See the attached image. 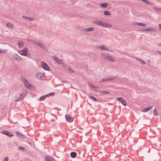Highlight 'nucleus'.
Returning a JSON list of instances; mask_svg holds the SVG:
<instances>
[{
  "mask_svg": "<svg viewBox=\"0 0 161 161\" xmlns=\"http://www.w3.org/2000/svg\"><path fill=\"white\" fill-rule=\"evenodd\" d=\"M93 22L97 25L104 27L110 28L113 26L111 24L101 20H96Z\"/></svg>",
  "mask_w": 161,
  "mask_h": 161,
  "instance_id": "nucleus-1",
  "label": "nucleus"
},
{
  "mask_svg": "<svg viewBox=\"0 0 161 161\" xmlns=\"http://www.w3.org/2000/svg\"><path fill=\"white\" fill-rule=\"evenodd\" d=\"M22 81L24 83L25 87L28 89H32L33 86L32 85L29 83L27 80L24 77H22L21 78Z\"/></svg>",
  "mask_w": 161,
  "mask_h": 161,
  "instance_id": "nucleus-2",
  "label": "nucleus"
},
{
  "mask_svg": "<svg viewBox=\"0 0 161 161\" xmlns=\"http://www.w3.org/2000/svg\"><path fill=\"white\" fill-rule=\"evenodd\" d=\"M101 56L102 58L107 59L108 61H110L112 62H115V60L111 56L108 55L107 54L102 53L101 54Z\"/></svg>",
  "mask_w": 161,
  "mask_h": 161,
  "instance_id": "nucleus-3",
  "label": "nucleus"
},
{
  "mask_svg": "<svg viewBox=\"0 0 161 161\" xmlns=\"http://www.w3.org/2000/svg\"><path fill=\"white\" fill-rule=\"evenodd\" d=\"M36 77L38 79L41 80H44L45 79V75L44 73L38 72L35 75Z\"/></svg>",
  "mask_w": 161,
  "mask_h": 161,
  "instance_id": "nucleus-4",
  "label": "nucleus"
},
{
  "mask_svg": "<svg viewBox=\"0 0 161 161\" xmlns=\"http://www.w3.org/2000/svg\"><path fill=\"white\" fill-rule=\"evenodd\" d=\"M27 47H25L24 49L22 50H20L18 51L19 53L21 55L26 56L27 54Z\"/></svg>",
  "mask_w": 161,
  "mask_h": 161,
  "instance_id": "nucleus-5",
  "label": "nucleus"
},
{
  "mask_svg": "<svg viewBox=\"0 0 161 161\" xmlns=\"http://www.w3.org/2000/svg\"><path fill=\"white\" fill-rule=\"evenodd\" d=\"M41 65L42 68L45 70L47 71H49L50 70L49 66L46 63L44 62L43 61H42L41 62Z\"/></svg>",
  "mask_w": 161,
  "mask_h": 161,
  "instance_id": "nucleus-6",
  "label": "nucleus"
},
{
  "mask_svg": "<svg viewBox=\"0 0 161 161\" xmlns=\"http://www.w3.org/2000/svg\"><path fill=\"white\" fill-rule=\"evenodd\" d=\"M52 58L57 63L59 64H61L63 63V61L62 60L59 59L58 57L55 56H53Z\"/></svg>",
  "mask_w": 161,
  "mask_h": 161,
  "instance_id": "nucleus-7",
  "label": "nucleus"
},
{
  "mask_svg": "<svg viewBox=\"0 0 161 161\" xmlns=\"http://www.w3.org/2000/svg\"><path fill=\"white\" fill-rule=\"evenodd\" d=\"M142 31H157L156 29L154 28H148L142 29Z\"/></svg>",
  "mask_w": 161,
  "mask_h": 161,
  "instance_id": "nucleus-8",
  "label": "nucleus"
},
{
  "mask_svg": "<svg viewBox=\"0 0 161 161\" xmlns=\"http://www.w3.org/2000/svg\"><path fill=\"white\" fill-rule=\"evenodd\" d=\"M116 99L120 102L123 105L125 106L126 105V102L125 100L123 99L122 97H117L116 98Z\"/></svg>",
  "mask_w": 161,
  "mask_h": 161,
  "instance_id": "nucleus-9",
  "label": "nucleus"
},
{
  "mask_svg": "<svg viewBox=\"0 0 161 161\" xmlns=\"http://www.w3.org/2000/svg\"><path fill=\"white\" fill-rule=\"evenodd\" d=\"M14 58L17 61H21L22 58L17 54H14L13 55Z\"/></svg>",
  "mask_w": 161,
  "mask_h": 161,
  "instance_id": "nucleus-10",
  "label": "nucleus"
},
{
  "mask_svg": "<svg viewBox=\"0 0 161 161\" xmlns=\"http://www.w3.org/2000/svg\"><path fill=\"white\" fill-rule=\"evenodd\" d=\"M97 48L103 51H107V50H108V48L103 45L97 46Z\"/></svg>",
  "mask_w": 161,
  "mask_h": 161,
  "instance_id": "nucleus-11",
  "label": "nucleus"
},
{
  "mask_svg": "<svg viewBox=\"0 0 161 161\" xmlns=\"http://www.w3.org/2000/svg\"><path fill=\"white\" fill-rule=\"evenodd\" d=\"M94 28L93 27H91L89 28H84L83 31L84 32H90L92 31H94Z\"/></svg>",
  "mask_w": 161,
  "mask_h": 161,
  "instance_id": "nucleus-12",
  "label": "nucleus"
},
{
  "mask_svg": "<svg viewBox=\"0 0 161 161\" xmlns=\"http://www.w3.org/2000/svg\"><path fill=\"white\" fill-rule=\"evenodd\" d=\"M1 133L4 135H6L10 137H12L13 136V135L12 134L7 131H2L1 132Z\"/></svg>",
  "mask_w": 161,
  "mask_h": 161,
  "instance_id": "nucleus-13",
  "label": "nucleus"
},
{
  "mask_svg": "<svg viewBox=\"0 0 161 161\" xmlns=\"http://www.w3.org/2000/svg\"><path fill=\"white\" fill-rule=\"evenodd\" d=\"M37 46H39L41 48H42V49L45 50H47V47L45 46V45L44 44L40 42H39Z\"/></svg>",
  "mask_w": 161,
  "mask_h": 161,
  "instance_id": "nucleus-14",
  "label": "nucleus"
},
{
  "mask_svg": "<svg viewBox=\"0 0 161 161\" xmlns=\"http://www.w3.org/2000/svg\"><path fill=\"white\" fill-rule=\"evenodd\" d=\"M54 159L53 157L47 156L45 158V161H53Z\"/></svg>",
  "mask_w": 161,
  "mask_h": 161,
  "instance_id": "nucleus-15",
  "label": "nucleus"
},
{
  "mask_svg": "<svg viewBox=\"0 0 161 161\" xmlns=\"http://www.w3.org/2000/svg\"><path fill=\"white\" fill-rule=\"evenodd\" d=\"M65 119L66 120L69 122H72L73 120L72 118L71 117L69 116L68 115H66L65 116Z\"/></svg>",
  "mask_w": 161,
  "mask_h": 161,
  "instance_id": "nucleus-16",
  "label": "nucleus"
},
{
  "mask_svg": "<svg viewBox=\"0 0 161 161\" xmlns=\"http://www.w3.org/2000/svg\"><path fill=\"white\" fill-rule=\"evenodd\" d=\"M16 134L17 136L20 138H23L25 137V136L22 133L19 132H17Z\"/></svg>",
  "mask_w": 161,
  "mask_h": 161,
  "instance_id": "nucleus-17",
  "label": "nucleus"
},
{
  "mask_svg": "<svg viewBox=\"0 0 161 161\" xmlns=\"http://www.w3.org/2000/svg\"><path fill=\"white\" fill-rule=\"evenodd\" d=\"M27 94V91L25 90L22 92L21 94H20V96H21L22 98H23L26 96Z\"/></svg>",
  "mask_w": 161,
  "mask_h": 161,
  "instance_id": "nucleus-18",
  "label": "nucleus"
},
{
  "mask_svg": "<svg viewBox=\"0 0 161 161\" xmlns=\"http://www.w3.org/2000/svg\"><path fill=\"white\" fill-rule=\"evenodd\" d=\"M22 17L30 21H33L34 20V19L33 17H31L25 16H23Z\"/></svg>",
  "mask_w": 161,
  "mask_h": 161,
  "instance_id": "nucleus-19",
  "label": "nucleus"
},
{
  "mask_svg": "<svg viewBox=\"0 0 161 161\" xmlns=\"http://www.w3.org/2000/svg\"><path fill=\"white\" fill-rule=\"evenodd\" d=\"M108 4L107 3H101L100 4V6L101 7L106 8L108 7Z\"/></svg>",
  "mask_w": 161,
  "mask_h": 161,
  "instance_id": "nucleus-20",
  "label": "nucleus"
},
{
  "mask_svg": "<svg viewBox=\"0 0 161 161\" xmlns=\"http://www.w3.org/2000/svg\"><path fill=\"white\" fill-rule=\"evenodd\" d=\"M152 108V107L151 106H149L144 109L142 111V112L145 113L147 112L151 109Z\"/></svg>",
  "mask_w": 161,
  "mask_h": 161,
  "instance_id": "nucleus-21",
  "label": "nucleus"
},
{
  "mask_svg": "<svg viewBox=\"0 0 161 161\" xmlns=\"http://www.w3.org/2000/svg\"><path fill=\"white\" fill-rule=\"evenodd\" d=\"M6 26L8 28H10L11 29H13L14 28L13 25L10 23H7L6 24Z\"/></svg>",
  "mask_w": 161,
  "mask_h": 161,
  "instance_id": "nucleus-22",
  "label": "nucleus"
},
{
  "mask_svg": "<svg viewBox=\"0 0 161 161\" xmlns=\"http://www.w3.org/2000/svg\"><path fill=\"white\" fill-rule=\"evenodd\" d=\"M136 24L138 26H140L143 27H146V24L142 23L137 22Z\"/></svg>",
  "mask_w": 161,
  "mask_h": 161,
  "instance_id": "nucleus-23",
  "label": "nucleus"
},
{
  "mask_svg": "<svg viewBox=\"0 0 161 161\" xmlns=\"http://www.w3.org/2000/svg\"><path fill=\"white\" fill-rule=\"evenodd\" d=\"M76 153L74 152H71L70 153L71 156L72 158H75L76 157Z\"/></svg>",
  "mask_w": 161,
  "mask_h": 161,
  "instance_id": "nucleus-24",
  "label": "nucleus"
},
{
  "mask_svg": "<svg viewBox=\"0 0 161 161\" xmlns=\"http://www.w3.org/2000/svg\"><path fill=\"white\" fill-rule=\"evenodd\" d=\"M47 95H43V96H41L40 98V100L41 101H43L46 97H47Z\"/></svg>",
  "mask_w": 161,
  "mask_h": 161,
  "instance_id": "nucleus-25",
  "label": "nucleus"
},
{
  "mask_svg": "<svg viewBox=\"0 0 161 161\" xmlns=\"http://www.w3.org/2000/svg\"><path fill=\"white\" fill-rule=\"evenodd\" d=\"M136 59L140 63L143 64H145V62L143 60L140 59V58H136Z\"/></svg>",
  "mask_w": 161,
  "mask_h": 161,
  "instance_id": "nucleus-26",
  "label": "nucleus"
},
{
  "mask_svg": "<svg viewBox=\"0 0 161 161\" xmlns=\"http://www.w3.org/2000/svg\"><path fill=\"white\" fill-rule=\"evenodd\" d=\"M104 14L106 16L109 15L110 14V13L109 11H105L103 12Z\"/></svg>",
  "mask_w": 161,
  "mask_h": 161,
  "instance_id": "nucleus-27",
  "label": "nucleus"
},
{
  "mask_svg": "<svg viewBox=\"0 0 161 161\" xmlns=\"http://www.w3.org/2000/svg\"><path fill=\"white\" fill-rule=\"evenodd\" d=\"M7 52V50H3L1 49H0V54H4Z\"/></svg>",
  "mask_w": 161,
  "mask_h": 161,
  "instance_id": "nucleus-28",
  "label": "nucleus"
},
{
  "mask_svg": "<svg viewBox=\"0 0 161 161\" xmlns=\"http://www.w3.org/2000/svg\"><path fill=\"white\" fill-rule=\"evenodd\" d=\"M18 45L19 47H22L24 45V43L23 41H20L18 43Z\"/></svg>",
  "mask_w": 161,
  "mask_h": 161,
  "instance_id": "nucleus-29",
  "label": "nucleus"
},
{
  "mask_svg": "<svg viewBox=\"0 0 161 161\" xmlns=\"http://www.w3.org/2000/svg\"><path fill=\"white\" fill-rule=\"evenodd\" d=\"M101 93L105 95L109 93V92L107 91H102L101 92Z\"/></svg>",
  "mask_w": 161,
  "mask_h": 161,
  "instance_id": "nucleus-30",
  "label": "nucleus"
},
{
  "mask_svg": "<svg viewBox=\"0 0 161 161\" xmlns=\"http://www.w3.org/2000/svg\"><path fill=\"white\" fill-rule=\"evenodd\" d=\"M88 85L90 86L92 88H95L96 86H94L92 83L89 82L88 83Z\"/></svg>",
  "mask_w": 161,
  "mask_h": 161,
  "instance_id": "nucleus-31",
  "label": "nucleus"
},
{
  "mask_svg": "<svg viewBox=\"0 0 161 161\" xmlns=\"http://www.w3.org/2000/svg\"><path fill=\"white\" fill-rule=\"evenodd\" d=\"M39 42L36 41H35V40H33V41H32V43L35 44L37 46Z\"/></svg>",
  "mask_w": 161,
  "mask_h": 161,
  "instance_id": "nucleus-32",
  "label": "nucleus"
},
{
  "mask_svg": "<svg viewBox=\"0 0 161 161\" xmlns=\"http://www.w3.org/2000/svg\"><path fill=\"white\" fill-rule=\"evenodd\" d=\"M67 70L69 71L71 73H73L74 72V71L71 69L69 67H68V69Z\"/></svg>",
  "mask_w": 161,
  "mask_h": 161,
  "instance_id": "nucleus-33",
  "label": "nucleus"
},
{
  "mask_svg": "<svg viewBox=\"0 0 161 161\" xmlns=\"http://www.w3.org/2000/svg\"><path fill=\"white\" fill-rule=\"evenodd\" d=\"M22 98V97H21V96H20L19 97H18L17 98H16L15 100V102H17V101H18L19 100H21Z\"/></svg>",
  "mask_w": 161,
  "mask_h": 161,
  "instance_id": "nucleus-34",
  "label": "nucleus"
},
{
  "mask_svg": "<svg viewBox=\"0 0 161 161\" xmlns=\"http://www.w3.org/2000/svg\"><path fill=\"white\" fill-rule=\"evenodd\" d=\"M106 81H107V78H103L100 80V82H103Z\"/></svg>",
  "mask_w": 161,
  "mask_h": 161,
  "instance_id": "nucleus-35",
  "label": "nucleus"
},
{
  "mask_svg": "<svg viewBox=\"0 0 161 161\" xmlns=\"http://www.w3.org/2000/svg\"><path fill=\"white\" fill-rule=\"evenodd\" d=\"M55 94V93L54 92H51L48 94H47V97H49L50 96H53Z\"/></svg>",
  "mask_w": 161,
  "mask_h": 161,
  "instance_id": "nucleus-36",
  "label": "nucleus"
},
{
  "mask_svg": "<svg viewBox=\"0 0 161 161\" xmlns=\"http://www.w3.org/2000/svg\"><path fill=\"white\" fill-rule=\"evenodd\" d=\"M153 114L154 115H158V112L156 110V109H155L153 111Z\"/></svg>",
  "mask_w": 161,
  "mask_h": 161,
  "instance_id": "nucleus-37",
  "label": "nucleus"
},
{
  "mask_svg": "<svg viewBox=\"0 0 161 161\" xmlns=\"http://www.w3.org/2000/svg\"><path fill=\"white\" fill-rule=\"evenodd\" d=\"M63 66L65 69V70H67V69H68V67H67V66L65 64H64L63 65Z\"/></svg>",
  "mask_w": 161,
  "mask_h": 161,
  "instance_id": "nucleus-38",
  "label": "nucleus"
},
{
  "mask_svg": "<svg viewBox=\"0 0 161 161\" xmlns=\"http://www.w3.org/2000/svg\"><path fill=\"white\" fill-rule=\"evenodd\" d=\"M90 97L96 101H97L96 98L93 96H90Z\"/></svg>",
  "mask_w": 161,
  "mask_h": 161,
  "instance_id": "nucleus-39",
  "label": "nucleus"
},
{
  "mask_svg": "<svg viewBox=\"0 0 161 161\" xmlns=\"http://www.w3.org/2000/svg\"><path fill=\"white\" fill-rule=\"evenodd\" d=\"M107 81H109L114 80V78H107Z\"/></svg>",
  "mask_w": 161,
  "mask_h": 161,
  "instance_id": "nucleus-40",
  "label": "nucleus"
},
{
  "mask_svg": "<svg viewBox=\"0 0 161 161\" xmlns=\"http://www.w3.org/2000/svg\"><path fill=\"white\" fill-rule=\"evenodd\" d=\"M18 149L19 150H24V149H25L23 147H20V146L19 147Z\"/></svg>",
  "mask_w": 161,
  "mask_h": 161,
  "instance_id": "nucleus-41",
  "label": "nucleus"
},
{
  "mask_svg": "<svg viewBox=\"0 0 161 161\" xmlns=\"http://www.w3.org/2000/svg\"><path fill=\"white\" fill-rule=\"evenodd\" d=\"M8 157H6L4 158V161H8Z\"/></svg>",
  "mask_w": 161,
  "mask_h": 161,
  "instance_id": "nucleus-42",
  "label": "nucleus"
},
{
  "mask_svg": "<svg viewBox=\"0 0 161 161\" xmlns=\"http://www.w3.org/2000/svg\"><path fill=\"white\" fill-rule=\"evenodd\" d=\"M33 40H31V39H27V40L30 42L31 43L32 42V41H33Z\"/></svg>",
  "mask_w": 161,
  "mask_h": 161,
  "instance_id": "nucleus-43",
  "label": "nucleus"
},
{
  "mask_svg": "<svg viewBox=\"0 0 161 161\" xmlns=\"http://www.w3.org/2000/svg\"><path fill=\"white\" fill-rule=\"evenodd\" d=\"M107 51H109V52H113V50H111L109 48H108V50H107Z\"/></svg>",
  "mask_w": 161,
  "mask_h": 161,
  "instance_id": "nucleus-44",
  "label": "nucleus"
},
{
  "mask_svg": "<svg viewBox=\"0 0 161 161\" xmlns=\"http://www.w3.org/2000/svg\"><path fill=\"white\" fill-rule=\"evenodd\" d=\"M159 27V29L160 30H161V24H160L158 25Z\"/></svg>",
  "mask_w": 161,
  "mask_h": 161,
  "instance_id": "nucleus-45",
  "label": "nucleus"
},
{
  "mask_svg": "<svg viewBox=\"0 0 161 161\" xmlns=\"http://www.w3.org/2000/svg\"><path fill=\"white\" fill-rule=\"evenodd\" d=\"M62 82L63 83H67V82L66 81H63V80H62Z\"/></svg>",
  "mask_w": 161,
  "mask_h": 161,
  "instance_id": "nucleus-46",
  "label": "nucleus"
},
{
  "mask_svg": "<svg viewBox=\"0 0 161 161\" xmlns=\"http://www.w3.org/2000/svg\"><path fill=\"white\" fill-rule=\"evenodd\" d=\"M158 53L160 55H161V52L158 51Z\"/></svg>",
  "mask_w": 161,
  "mask_h": 161,
  "instance_id": "nucleus-47",
  "label": "nucleus"
},
{
  "mask_svg": "<svg viewBox=\"0 0 161 161\" xmlns=\"http://www.w3.org/2000/svg\"><path fill=\"white\" fill-rule=\"evenodd\" d=\"M81 91L82 92H83L84 93H86L85 92V91H84V90H81Z\"/></svg>",
  "mask_w": 161,
  "mask_h": 161,
  "instance_id": "nucleus-48",
  "label": "nucleus"
},
{
  "mask_svg": "<svg viewBox=\"0 0 161 161\" xmlns=\"http://www.w3.org/2000/svg\"><path fill=\"white\" fill-rule=\"evenodd\" d=\"M158 45L160 46H161V43L158 44Z\"/></svg>",
  "mask_w": 161,
  "mask_h": 161,
  "instance_id": "nucleus-49",
  "label": "nucleus"
},
{
  "mask_svg": "<svg viewBox=\"0 0 161 161\" xmlns=\"http://www.w3.org/2000/svg\"><path fill=\"white\" fill-rule=\"evenodd\" d=\"M148 63H150L151 62V61H150V60H148Z\"/></svg>",
  "mask_w": 161,
  "mask_h": 161,
  "instance_id": "nucleus-50",
  "label": "nucleus"
},
{
  "mask_svg": "<svg viewBox=\"0 0 161 161\" xmlns=\"http://www.w3.org/2000/svg\"><path fill=\"white\" fill-rule=\"evenodd\" d=\"M28 143H29V144H31V142H28Z\"/></svg>",
  "mask_w": 161,
  "mask_h": 161,
  "instance_id": "nucleus-51",
  "label": "nucleus"
},
{
  "mask_svg": "<svg viewBox=\"0 0 161 161\" xmlns=\"http://www.w3.org/2000/svg\"><path fill=\"white\" fill-rule=\"evenodd\" d=\"M53 161H56V160H55L54 159L53 160Z\"/></svg>",
  "mask_w": 161,
  "mask_h": 161,
  "instance_id": "nucleus-52",
  "label": "nucleus"
}]
</instances>
